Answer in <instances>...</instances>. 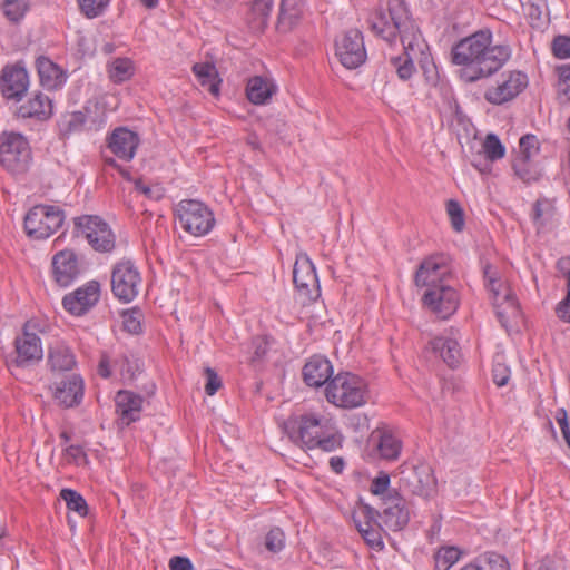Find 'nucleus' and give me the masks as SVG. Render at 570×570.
Returning a JSON list of instances; mask_svg holds the SVG:
<instances>
[{
    "instance_id": "24",
    "label": "nucleus",
    "mask_w": 570,
    "mask_h": 570,
    "mask_svg": "<svg viewBox=\"0 0 570 570\" xmlns=\"http://www.w3.org/2000/svg\"><path fill=\"white\" fill-rule=\"evenodd\" d=\"M448 273L443 255H434L424 259L415 273V284L417 286L433 287L440 285L444 274Z\"/></svg>"
},
{
    "instance_id": "36",
    "label": "nucleus",
    "mask_w": 570,
    "mask_h": 570,
    "mask_svg": "<svg viewBox=\"0 0 570 570\" xmlns=\"http://www.w3.org/2000/svg\"><path fill=\"white\" fill-rule=\"evenodd\" d=\"M493 306L502 326H507L510 316L519 312L517 299L510 288H505L497 301L493 299Z\"/></svg>"
},
{
    "instance_id": "8",
    "label": "nucleus",
    "mask_w": 570,
    "mask_h": 570,
    "mask_svg": "<svg viewBox=\"0 0 570 570\" xmlns=\"http://www.w3.org/2000/svg\"><path fill=\"white\" fill-rule=\"evenodd\" d=\"M142 277L137 265L130 259H121L111 268L110 284L114 296L122 302L130 303L139 294Z\"/></svg>"
},
{
    "instance_id": "52",
    "label": "nucleus",
    "mask_w": 570,
    "mask_h": 570,
    "mask_svg": "<svg viewBox=\"0 0 570 570\" xmlns=\"http://www.w3.org/2000/svg\"><path fill=\"white\" fill-rule=\"evenodd\" d=\"M389 487L390 475L385 472H380L371 483V492L375 495H380L382 499L392 492L389 490Z\"/></svg>"
},
{
    "instance_id": "59",
    "label": "nucleus",
    "mask_w": 570,
    "mask_h": 570,
    "mask_svg": "<svg viewBox=\"0 0 570 570\" xmlns=\"http://www.w3.org/2000/svg\"><path fill=\"white\" fill-rule=\"evenodd\" d=\"M556 314L562 322L570 323V288L567 289L566 297L558 303Z\"/></svg>"
},
{
    "instance_id": "11",
    "label": "nucleus",
    "mask_w": 570,
    "mask_h": 570,
    "mask_svg": "<svg viewBox=\"0 0 570 570\" xmlns=\"http://www.w3.org/2000/svg\"><path fill=\"white\" fill-rule=\"evenodd\" d=\"M335 51L340 62L347 69H356L366 60L363 33L350 29L335 41Z\"/></svg>"
},
{
    "instance_id": "51",
    "label": "nucleus",
    "mask_w": 570,
    "mask_h": 570,
    "mask_svg": "<svg viewBox=\"0 0 570 570\" xmlns=\"http://www.w3.org/2000/svg\"><path fill=\"white\" fill-rule=\"evenodd\" d=\"M268 351V341L264 336H256L250 342V358L249 362L255 364L259 362Z\"/></svg>"
},
{
    "instance_id": "25",
    "label": "nucleus",
    "mask_w": 570,
    "mask_h": 570,
    "mask_svg": "<svg viewBox=\"0 0 570 570\" xmlns=\"http://www.w3.org/2000/svg\"><path fill=\"white\" fill-rule=\"evenodd\" d=\"M333 375L331 362L322 356H312L303 367V379L308 386L320 387L328 383Z\"/></svg>"
},
{
    "instance_id": "21",
    "label": "nucleus",
    "mask_w": 570,
    "mask_h": 570,
    "mask_svg": "<svg viewBox=\"0 0 570 570\" xmlns=\"http://www.w3.org/2000/svg\"><path fill=\"white\" fill-rule=\"evenodd\" d=\"M85 383L79 374H71L55 382V400L63 407H72L83 399Z\"/></svg>"
},
{
    "instance_id": "47",
    "label": "nucleus",
    "mask_w": 570,
    "mask_h": 570,
    "mask_svg": "<svg viewBox=\"0 0 570 570\" xmlns=\"http://www.w3.org/2000/svg\"><path fill=\"white\" fill-rule=\"evenodd\" d=\"M483 273L485 286L492 294V299L497 301L508 287L499 282L498 272L491 265H487Z\"/></svg>"
},
{
    "instance_id": "38",
    "label": "nucleus",
    "mask_w": 570,
    "mask_h": 570,
    "mask_svg": "<svg viewBox=\"0 0 570 570\" xmlns=\"http://www.w3.org/2000/svg\"><path fill=\"white\" fill-rule=\"evenodd\" d=\"M107 72L114 83H122L134 76V62L129 58H115L108 62Z\"/></svg>"
},
{
    "instance_id": "27",
    "label": "nucleus",
    "mask_w": 570,
    "mask_h": 570,
    "mask_svg": "<svg viewBox=\"0 0 570 570\" xmlns=\"http://www.w3.org/2000/svg\"><path fill=\"white\" fill-rule=\"evenodd\" d=\"M52 110L53 106L51 99L38 91L19 107L18 114L22 118L47 120L51 117Z\"/></svg>"
},
{
    "instance_id": "33",
    "label": "nucleus",
    "mask_w": 570,
    "mask_h": 570,
    "mask_svg": "<svg viewBox=\"0 0 570 570\" xmlns=\"http://www.w3.org/2000/svg\"><path fill=\"white\" fill-rule=\"evenodd\" d=\"M460 570H511L505 557L497 552H485L473 562L463 566Z\"/></svg>"
},
{
    "instance_id": "44",
    "label": "nucleus",
    "mask_w": 570,
    "mask_h": 570,
    "mask_svg": "<svg viewBox=\"0 0 570 570\" xmlns=\"http://www.w3.org/2000/svg\"><path fill=\"white\" fill-rule=\"evenodd\" d=\"M461 552L455 547L441 548L435 553V570H449L459 559Z\"/></svg>"
},
{
    "instance_id": "16",
    "label": "nucleus",
    "mask_w": 570,
    "mask_h": 570,
    "mask_svg": "<svg viewBox=\"0 0 570 570\" xmlns=\"http://www.w3.org/2000/svg\"><path fill=\"white\" fill-rule=\"evenodd\" d=\"M51 267L52 277L61 287L71 285L81 273L78 256L71 249H62L56 253L51 259Z\"/></svg>"
},
{
    "instance_id": "6",
    "label": "nucleus",
    "mask_w": 570,
    "mask_h": 570,
    "mask_svg": "<svg viewBox=\"0 0 570 570\" xmlns=\"http://www.w3.org/2000/svg\"><path fill=\"white\" fill-rule=\"evenodd\" d=\"M32 154L29 141L18 132H3L0 144V164L12 175H21L29 170Z\"/></svg>"
},
{
    "instance_id": "45",
    "label": "nucleus",
    "mask_w": 570,
    "mask_h": 570,
    "mask_svg": "<svg viewBox=\"0 0 570 570\" xmlns=\"http://www.w3.org/2000/svg\"><path fill=\"white\" fill-rule=\"evenodd\" d=\"M286 537L284 531L278 528H272L264 538V547L271 553H278L285 548Z\"/></svg>"
},
{
    "instance_id": "22",
    "label": "nucleus",
    "mask_w": 570,
    "mask_h": 570,
    "mask_svg": "<svg viewBox=\"0 0 570 570\" xmlns=\"http://www.w3.org/2000/svg\"><path fill=\"white\" fill-rule=\"evenodd\" d=\"M28 323L23 326V333L14 340L18 366L30 365L42 358L41 340L35 333L28 332Z\"/></svg>"
},
{
    "instance_id": "28",
    "label": "nucleus",
    "mask_w": 570,
    "mask_h": 570,
    "mask_svg": "<svg viewBox=\"0 0 570 570\" xmlns=\"http://www.w3.org/2000/svg\"><path fill=\"white\" fill-rule=\"evenodd\" d=\"M303 10V0H281L277 29L281 32L292 30L301 20Z\"/></svg>"
},
{
    "instance_id": "29",
    "label": "nucleus",
    "mask_w": 570,
    "mask_h": 570,
    "mask_svg": "<svg viewBox=\"0 0 570 570\" xmlns=\"http://www.w3.org/2000/svg\"><path fill=\"white\" fill-rule=\"evenodd\" d=\"M48 364L53 372L71 371L77 362L71 348L62 342L49 348Z\"/></svg>"
},
{
    "instance_id": "12",
    "label": "nucleus",
    "mask_w": 570,
    "mask_h": 570,
    "mask_svg": "<svg viewBox=\"0 0 570 570\" xmlns=\"http://www.w3.org/2000/svg\"><path fill=\"white\" fill-rule=\"evenodd\" d=\"M528 76L519 70L509 71L497 86L488 88L484 99L492 105H502L514 99L528 86Z\"/></svg>"
},
{
    "instance_id": "54",
    "label": "nucleus",
    "mask_w": 570,
    "mask_h": 570,
    "mask_svg": "<svg viewBox=\"0 0 570 570\" xmlns=\"http://www.w3.org/2000/svg\"><path fill=\"white\" fill-rule=\"evenodd\" d=\"M510 368L502 362L497 361L493 364L492 377L493 382L499 386H504L510 380Z\"/></svg>"
},
{
    "instance_id": "64",
    "label": "nucleus",
    "mask_w": 570,
    "mask_h": 570,
    "mask_svg": "<svg viewBox=\"0 0 570 570\" xmlns=\"http://www.w3.org/2000/svg\"><path fill=\"white\" fill-rule=\"evenodd\" d=\"M98 374L104 379H108L111 375L109 367V358L106 354H104L99 361Z\"/></svg>"
},
{
    "instance_id": "20",
    "label": "nucleus",
    "mask_w": 570,
    "mask_h": 570,
    "mask_svg": "<svg viewBox=\"0 0 570 570\" xmlns=\"http://www.w3.org/2000/svg\"><path fill=\"white\" fill-rule=\"evenodd\" d=\"M94 109H97L96 105H86L81 110L63 115L58 122L60 135L62 137H69L72 134L83 130L98 129L99 124H97L94 116Z\"/></svg>"
},
{
    "instance_id": "63",
    "label": "nucleus",
    "mask_w": 570,
    "mask_h": 570,
    "mask_svg": "<svg viewBox=\"0 0 570 570\" xmlns=\"http://www.w3.org/2000/svg\"><path fill=\"white\" fill-rule=\"evenodd\" d=\"M135 189L141 194H144L145 196H147L148 198H159L160 195L159 194H155V191L153 190L151 187L147 186L141 179H137L135 181Z\"/></svg>"
},
{
    "instance_id": "50",
    "label": "nucleus",
    "mask_w": 570,
    "mask_h": 570,
    "mask_svg": "<svg viewBox=\"0 0 570 570\" xmlns=\"http://www.w3.org/2000/svg\"><path fill=\"white\" fill-rule=\"evenodd\" d=\"M142 314L139 309L132 308L122 314L124 330L130 334H140L142 332L141 325Z\"/></svg>"
},
{
    "instance_id": "13",
    "label": "nucleus",
    "mask_w": 570,
    "mask_h": 570,
    "mask_svg": "<svg viewBox=\"0 0 570 570\" xmlns=\"http://www.w3.org/2000/svg\"><path fill=\"white\" fill-rule=\"evenodd\" d=\"M99 297V283L90 281L72 293L67 294L62 299V306L70 314L81 316L98 303Z\"/></svg>"
},
{
    "instance_id": "49",
    "label": "nucleus",
    "mask_w": 570,
    "mask_h": 570,
    "mask_svg": "<svg viewBox=\"0 0 570 570\" xmlns=\"http://www.w3.org/2000/svg\"><path fill=\"white\" fill-rule=\"evenodd\" d=\"M446 213L450 217L451 226L455 232H462L464 228V212L458 200L446 202Z\"/></svg>"
},
{
    "instance_id": "17",
    "label": "nucleus",
    "mask_w": 570,
    "mask_h": 570,
    "mask_svg": "<svg viewBox=\"0 0 570 570\" xmlns=\"http://www.w3.org/2000/svg\"><path fill=\"white\" fill-rule=\"evenodd\" d=\"M392 531L402 530L410 521L406 501L396 491L382 498V512L379 515Z\"/></svg>"
},
{
    "instance_id": "31",
    "label": "nucleus",
    "mask_w": 570,
    "mask_h": 570,
    "mask_svg": "<svg viewBox=\"0 0 570 570\" xmlns=\"http://www.w3.org/2000/svg\"><path fill=\"white\" fill-rule=\"evenodd\" d=\"M376 450L381 459L394 461L400 456L402 442L390 430L377 429Z\"/></svg>"
},
{
    "instance_id": "34",
    "label": "nucleus",
    "mask_w": 570,
    "mask_h": 570,
    "mask_svg": "<svg viewBox=\"0 0 570 570\" xmlns=\"http://www.w3.org/2000/svg\"><path fill=\"white\" fill-rule=\"evenodd\" d=\"M38 73L41 85L48 89H56L66 80L62 70L49 59L38 61Z\"/></svg>"
},
{
    "instance_id": "15",
    "label": "nucleus",
    "mask_w": 570,
    "mask_h": 570,
    "mask_svg": "<svg viewBox=\"0 0 570 570\" xmlns=\"http://www.w3.org/2000/svg\"><path fill=\"white\" fill-rule=\"evenodd\" d=\"M379 515L380 512L368 504H363L354 514L357 531L364 541L375 550H381L384 547L377 522Z\"/></svg>"
},
{
    "instance_id": "23",
    "label": "nucleus",
    "mask_w": 570,
    "mask_h": 570,
    "mask_svg": "<svg viewBox=\"0 0 570 570\" xmlns=\"http://www.w3.org/2000/svg\"><path fill=\"white\" fill-rule=\"evenodd\" d=\"M138 145V135L124 127L115 129L108 138V147L112 154L126 161L134 158Z\"/></svg>"
},
{
    "instance_id": "5",
    "label": "nucleus",
    "mask_w": 570,
    "mask_h": 570,
    "mask_svg": "<svg viewBox=\"0 0 570 570\" xmlns=\"http://www.w3.org/2000/svg\"><path fill=\"white\" fill-rule=\"evenodd\" d=\"M65 212L53 205H36L24 216L23 227L28 237L42 240L53 235L63 224Z\"/></svg>"
},
{
    "instance_id": "39",
    "label": "nucleus",
    "mask_w": 570,
    "mask_h": 570,
    "mask_svg": "<svg viewBox=\"0 0 570 570\" xmlns=\"http://www.w3.org/2000/svg\"><path fill=\"white\" fill-rule=\"evenodd\" d=\"M512 168L515 175L528 184L537 181L541 176V169L535 160L525 161L522 159H514Z\"/></svg>"
},
{
    "instance_id": "4",
    "label": "nucleus",
    "mask_w": 570,
    "mask_h": 570,
    "mask_svg": "<svg viewBox=\"0 0 570 570\" xmlns=\"http://www.w3.org/2000/svg\"><path fill=\"white\" fill-rule=\"evenodd\" d=\"M326 400L342 409H355L366 404L368 386L366 381L351 372H341L327 383Z\"/></svg>"
},
{
    "instance_id": "43",
    "label": "nucleus",
    "mask_w": 570,
    "mask_h": 570,
    "mask_svg": "<svg viewBox=\"0 0 570 570\" xmlns=\"http://www.w3.org/2000/svg\"><path fill=\"white\" fill-rule=\"evenodd\" d=\"M521 3L523 7H527V14L531 26L540 27L543 23V16L548 11L547 0L522 1Z\"/></svg>"
},
{
    "instance_id": "9",
    "label": "nucleus",
    "mask_w": 570,
    "mask_h": 570,
    "mask_svg": "<svg viewBox=\"0 0 570 570\" xmlns=\"http://www.w3.org/2000/svg\"><path fill=\"white\" fill-rule=\"evenodd\" d=\"M75 230L85 236L97 252L109 253L115 248L116 238L109 225L97 215L73 218Z\"/></svg>"
},
{
    "instance_id": "10",
    "label": "nucleus",
    "mask_w": 570,
    "mask_h": 570,
    "mask_svg": "<svg viewBox=\"0 0 570 570\" xmlns=\"http://www.w3.org/2000/svg\"><path fill=\"white\" fill-rule=\"evenodd\" d=\"M293 282L303 305L309 304L320 297V283L315 266L306 254L296 256Z\"/></svg>"
},
{
    "instance_id": "42",
    "label": "nucleus",
    "mask_w": 570,
    "mask_h": 570,
    "mask_svg": "<svg viewBox=\"0 0 570 570\" xmlns=\"http://www.w3.org/2000/svg\"><path fill=\"white\" fill-rule=\"evenodd\" d=\"M482 149L485 158L490 161H495L504 157L505 148L494 134H488L483 144Z\"/></svg>"
},
{
    "instance_id": "18",
    "label": "nucleus",
    "mask_w": 570,
    "mask_h": 570,
    "mask_svg": "<svg viewBox=\"0 0 570 570\" xmlns=\"http://www.w3.org/2000/svg\"><path fill=\"white\" fill-rule=\"evenodd\" d=\"M401 480L412 493L424 498L430 497L436 488V479L426 464L402 471Z\"/></svg>"
},
{
    "instance_id": "14",
    "label": "nucleus",
    "mask_w": 570,
    "mask_h": 570,
    "mask_svg": "<svg viewBox=\"0 0 570 570\" xmlns=\"http://www.w3.org/2000/svg\"><path fill=\"white\" fill-rule=\"evenodd\" d=\"M423 302L440 317L448 318L459 307V295L453 287L440 284L426 291Z\"/></svg>"
},
{
    "instance_id": "37",
    "label": "nucleus",
    "mask_w": 570,
    "mask_h": 570,
    "mask_svg": "<svg viewBox=\"0 0 570 570\" xmlns=\"http://www.w3.org/2000/svg\"><path fill=\"white\" fill-rule=\"evenodd\" d=\"M193 72L203 87H206L210 94L218 95L220 80L217 79V70L213 63H195Z\"/></svg>"
},
{
    "instance_id": "3",
    "label": "nucleus",
    "mask_w": 570,
    "mask_h": 570,
    "mask_svg": "<svg viewBox=\"0 0 570 570\" xmlns=\"http://www.w3.org/2000/svg\"><path fill=\"white\" fill-rule=\"evenodd\" d=\"M283 428L294 443H301L308 450L332 452L342 446L343 438L335 421L323 414L293 415L284 422Z\"/></svg>"
},
{
    "instance_id": "32",
    "label": "nucleus",
    "mask_w": 570,
    "mask_h": 570,
    "mask_svg": "<svg viewBox=\"0 0 570 570\" xmlns=\"http://www.w3.org/2000/svg\"><path fill=\"white\" fill-rule=\"evenodd\" d=\"M431 347L439 353L450 367H456L461 360V351L456 340L439 336L431 341Z\"/></svg>"
},
{
    "instance_id": "30",
    "label": "nucleus",
    "mask_w": 570,
    "mask_h": 570,
    "mask_svg": "<svg viewBox=\"0 0 570 570\" xmlns=\"http://www.w3.org/2000/svg\"><path fill=\"white\" fill-rule=\"evenodd\" d=\"M276 92V86L268 79L261 76L250 78L246 86V95L250 102L265 105Z\"/></svg>"
},
{
    "instance_id": "61",
    "label": "nucleus",
    "mask_w": 570,
    "mask_h": 570,
    "mask_svg": "<svg viewBox=\"0 0 570 570\" xmlns=\"http://www.w3.org/2000/svg\"><path fill=\"white\" fill-rule=\"evenodd\" d=\"M558 272L567 279V289L570 288V257H561L557 262Z\"/></svg>"
},
{
    "instance_id": "46",
    "label": "nucleus",
    "mask_w": 570,
    "mask_h": 570,
    "mask_svg": "<svg viewBox=\"0 0 570 570\" xmlns=\"http://www.w3.org/2000/svg\"><path fill=\"white\" fill-rule=\"evenodd\" d=\"M80 12L88 19L101 16L109 6L110 0H77Z\"/></svg>"
},
{
    "instance_id": "57",
    "label": "nucleus",
    "mask_w": 570,
    "mask_h": 570,
    "mask_svg": "<svg viewBox=\"0 0 570 570\" xmlns=\"http://www.w3.org/2000/svg\"><path fill=\"white\" fill-rule=\"evenodd\" d=\"M559 92L570 101V63L559 70Z\"/></svg>"
},
{
    "instance_id": "40",
    "label": "nucleus",
    "mask_w": 570,
    "mask_h": 570,
    "mask_svg": "<svg viewBox=\"0 0 570 570\" xmlns=\"http://www.w3.org/2000/svg\"><path fill=\"white\" fill-rule=\"evenodd\" d=\"M540 153V142L535 135L527 134L519 140V153L514 159L535 160Z\"/></svg>"
},
{
    "instance_id": "26",
    "label": "nucleus",
    "mask_w": 570,
    "mask_h": 570,
    "mask_svg": "<svg viewBox=\"0 0 570 570\" xmlns=\"http://www.w3.org/2000/svg\"><path fill=\"white\" fill-rule=\"evenodd\" d=\"M117 413L124 424L129 425L140 417L142 397L130 391H119L115 397Z\"/></svg>"
},
{
    "instance_id": "7",
    "label": "nucleus",
    "mask_w": 570,
    "mask_h": 570,
    "mask_svg": "<svg viewBox=\"0 0 570 570\" xmlns=\"http://www.w3.org/2000/svg\"><path fill=\"white\" fill-rule=\"evenodd\" d=\"M175 215L180 227L196 237L207 235L215 226L214 213L199 200H180L175 209Z\"/></svg>"
},
{
    "instance_id": "56",
    "label": "nucleus",
    "mask_w": 570,
    "mask_h": 570,
    "mask_svg": "<svg viewBox=\"0 0 570 570\" xmlns=\"http://www.w3.org/2000/svg\"><path fill=\"white\" fill-rule=\"evenodd\" d=\"M554 419L561 430L562 436L570 449V422L568 419V413L564 409H557Z\"/></svg>"
},
{
    "instance_id": "60",
    "label": "nucleus",
    "mask_w": 570,
    "mask_h": 570,
    "mask_svg": "<svg viewBox=\"0 0 570 570\" xmlns=\"http://www.w3.org/2000/svg\"><path fill=\"white\" fill-rule=\"evenodd\" d=\"M170 570H193L190 560L186 557L175 556L169 560Z\"/></svg>"
},
{
    "instance_id": "1",
    "label": "nucleus",
    "mask_w": 570,
    "mask_h": 570,
    "mask_svg": "<svg viewBox=\"0 0 570 570\" xmlns=\"http://www.w3.org/2000/svg\"><path fill=\"white\" fill-rule=\"evenodd\" d=\"M375 36L390 46L400 41L404 55L391 58L400 79L409 80L415 71L414 60L423 67L430 61L429 46L405 0H387L385 7L374 10L367 20Z\"/></svg>"
},
{
    "instance_id": "19",
    "label": "nucleus",
    "mask_w": 570,
    "mask_h": 570,
    "mask_svg": "<svg viewBox=\"0 0 570 570\" xmlns=\"http://www.w3.org/2000/svg\"><path fill=\"white\" fill-rule=\"evenodd\" d=\"M29 85L28 72L18 65L6 66L0 75V90L4 98L20 100Z\"/></svg>"
},
{
    "instance_id": "62",
    "label": "nucleus",
    "mask_w": 570,
    "mask_h": 570,
    "mask_svg": "<svg viewBox=\"0 0 570 570\" xmlns=\"http://www.w3.org/2000/svg\"><path fill=\"white\" fill-rule=\"evenodd\" d=\"M547 204H548L547 200H542V199H538L533 204L531 217H532L533 223L537 226H542L543 225V220H542L543 209H542V207H543V205H547Z\"/></svg>"
},
{
    "instance_id": "53",
    "label": "nucleus",
    "mask_w": 570,
    "mask_h": 570,
    "mask_svg": "<svg viewBox=\"0 0 570 570\" xmlns=\"http://www.w3.org/2000/svg\"><path fill=\"white\" fill-rule=\"evenodd\" d=\"M552 52L557 58L570 57V36H557L552 41Z\"/></svg>"
},
{
    "instance_id": "2",
    "label": "nucleus",
    "mask_w": 570,
    "mask_h": 570,
    "mask_svg": "<svg viewBox=\"0 0 570 570\" xmlns=\"http://www.w3.org/2000/svg\"><path fill=\"white\" fill-rule=\"evenodd\" d=\"M492 32L481 29L456 41L451 48V62L460 68V78L473 83L498 72L511 58L508 45H492Z\"/></svg>"
},
{
    "instance_id": "55",
    "label": "nucleus",
    "mask_w": 570,
    "mask_h": 570,
    "mask_svg": "<svg viewBox=\"0 0 570 570\" xmlns=\"http://www.w3.org/2000/svg\"><path fill=\"white\" fill-rule=\"evenodd\" d=\"M65 456L69 463H75L78 465L88 463L87 454L80 445L72 444L66 448Z\"/></svg>"
},
{
    "instance_id": "48",
    "label": "nucleus",
    "mask_w": 570,
    "mask_h": 570,
    "mask_svg": "<svg viewBox=\"0 0 570 570\" xmlns=\"http://www.w3.org/2000/svg\"><path fill=\"white\" fill-rule=\"evenodd\" d=\"M2 10L10 21L18 22L26 14L28 7L22 0H4Z\"/></svg>"
},
{
    "instance_id": "35",
    "label": "nucleus",
    "mask_w": 570,
    "mask_h": 570,
    "mask_svg": "<svg viewBox=\"0 0 570 570\" xmlns=\"http://www.w3.org/2000/svg\"><path fill=\"white\" fill-rule=\"evenodd\" d=\"M274 0H254L248 12V22L255 31L265 29L273 10Z\"/></svg>"
},
{
    "instance_id": "41",
    "label": "nucleus",
    "mask_w": 570,
    "mask_h": 570,
    "mask_svg": "<svg viewBox=\"0 0 570 570\" xmlns=\"http://www.w3.org/2000/svg\"><path fill=\"white\" fill-rule=\"evenodd\" d=\"M60 497L65 500L69 510L77 512L80 517L87 515L88 504L80 493L72 489H62Z\"/></svg>"
},
{
    "instance_id": "58",
    "label": "nucleus",
    "mask_w": 570,
    "mask_h": 570,
    "mask_svg": "<svg viewBox=\"0 0 570 570\" xmlns=\"http://www.w3.org/2000/svg\"><path fill=\"white\" fill-rule=\"evenodd\" d=\"M205 375L207 379V382L205 385V392L207 395L212 396L222 386V381H220L219 376L217 375V373L210 367L205 368Z\"/></svg>"
}]
</instances>
